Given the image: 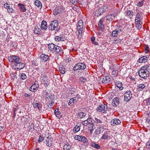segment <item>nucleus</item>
Segmentation results:
<instances>
[{
    "label": "nucleus",
    "mask_w": 150,
    "mask_h": 150,
    "mask_svg": "<svg viewBox=\"0 0 150 150\" xmlns=\"http://www.w3.org/2000/svg\"><path fill=\"white\" fill-rule=\"evenodd\" d=\"M38 82H35L34 83L30 88V91L34 92L36 90L39 86V84L38 83Z\"/></svg>",
    "instance_id": "nucleus-19"
},
{
    "label": "nucleus",
    "mask_w": 150,
    "mask_h": 150,
    "mask_svg": "<svg viewBox=\"0 0 150 150\" xmlns=\"http://www.w3.org/2000/svg\"><path fill=\"white\" fill-rule=\"evenodd\" d=\"M78 116L81 119L84 118H85L87 117L88 116H87L86 114L83 112H80L78 113Z\"/></svg>",
    "instance_id": "nucleus-31"
},
{
    "label": "nucleus",
    "mask_w": 150,
    "mask_h": 150,
    "mask_svg": "<svg viewBox=\"0 0 150 150\" xmlns=\"http://www.w3.org/2000/svg\"><path fill=\"white\" fill-rule=\"evenodd\" d=\"M94 119L95 122L98 124L99 125H101L102 123H103V122H102L100 120L96 118H95Z\"/></svg>",
    "instance_id": "nucleus-49"
},
{
    "label": "nucleus",
    "mask_w": 150,
    "mask_h": 150,
    "mask_svg": "<svg viewBox=\"0 0 150 150\" xmlns=\"http://www.w3.org/2000/svg\"><path fill=\"white\" fill-rule=\"evenodd\" d=\"M144 3V1H139L138 2L137 5L139 7L142 6L143 4Z\"/></svg>",
    "instance_id": "nucleus-56"
},
{
    "label": "nucleus",
    "mask_w": 150,
    "mask_h": 150,
    "mask_svg": "<svg viewBox=\"0 0 150 150\" xmlns=\"http://www.w3.org/2000/svg\"><path fill=\"white\" fill-rule=\"evenodd\" d=\"M143 69L141 67L140 68L138 74L141 78L145 79L149 76V71L148 69Z\"/></svg>",
    "instance_id": "nucleus-4"
},
{
    "label": "nucleus",
    "mask_w": 150,
    "mask_h": 150,
    "mask_svg": "<svg viewBox=\"0 0 150 150\" xmlns=\"http://www.w3.org/2000/svg\"><path fill=\"white\" fill-rule=\"evenodd\" d=\"M64 10V8L63 6L60 5L57 6L53 10V14L54 15H57L60 13L63 12Z\"/></svg>",
    "instance_id": "nucleus-8"
},
{
    "label": "nucleus",
    "mask_w": 150,
    "mask_h": 150,
    "mask_svg": "<svg viewBox=\"0 0 150 150\" xmlns=\"http://www.w3.org/2000/svg\"><path fill=\"white\" fill-rule=\"evenodd\" d=\"M75 139L83 142V143H87L88 142V140L85 137L82 136L76 135L75 137Z\"/></svg>",
    "instance_id": "nucleus-9"
},
{
    "label": "nucleus",
    "mask_w": 150,
    "mask_h": 150,
    "mask_svg": "<svg viewBox=\"0 0 150 150\" xmlns=\"http://www.w3.org/2000/svg\"><path fill=\"white\" fill-rule=\"evenodd\" d=\"M78 30V33L77 34L78 38L79 39H81V38L82 33V30H81V32H79V30Z\"/></svg>",
    "instance_id": "nucleus-53"
},
{
    "label": "nucleus",
    "mask_w": 150,
    "mask_h": 150,
    "mask_svg": "<svg viewBox=\"0 0 150 150\" xmlns=\"http://www.w3.org/2000/svg\"><path fill=\"white\" fill-rule=\"evenodd\" d=\"M88 128L89 130H94L95 128V127L92 122L88 125Z\"/></svg>",
    "instance_id": "nucleus-44"
},
{
    "label": "nucleus",
    "mask_w": 150,
    "mask_h": 150,
    "mask_svg": "<svg viewBox=\"0 0 150 150\" xmlns=\"http://www.w3.org/2000/svg\"><path fill=\"white\" fill-rule=\"evenodd\" d=\"M79 1L78 0H70V2L72 3L74 5H76L79 4Z\"/></svg>",
    "instance_id": "nucleus-52"
},
{
    "label": "nucleus",
    "mask_w": 150,
    "mask_h": 150,
    "mask_svg": "<svg viewBox=\"0 0 150 150\" xmlns=\"http://www.w3.org/2000/svg\"><path fill=\"white\" fill-rule=\"evenodd\" d=\"M49 57L48 55L44 54H41L40 57V58L41 61L45 62L49 59Z\"/></svg>",
    "instance_id": "nucleus-20"
},
{
    "label": "nucleus",
    "mask_w": 150,
    "mask_h": 150,
    "mask_svg": "<svg viewBox=\"0 0 150 150\" xmlns=\"http://www.w3.org/2000/svg\"><path fill=\"white\" fill-rule=\"evenodd\" d=\"M105 18L107 20L111 21L115 18V16L114 14H110L107 15Z\"/></svg>",
    "instance_id": "nucleus-23"
},
{
    "label": "nucleus",
    "mask_w": 150,
    "mask_h": 150,
    "mask_svg": "<svg viewBox=\"0 0 150 150\" xmlns=\"http://www.w3.org/2000/svg\"><path fill=\"white\" fill-rule=\"evenodd\" d=\"M104 124L103 123H102L101 125H99V128L100 129H104Z\"/></svg>",
    "instance_id": "nucleus-62"
},
{
    "label": "nucleus",
    "mask_w": 150,
    "mask_h": 150,
    "mask_svg": "<svg viewBox=\"0 0 150 150\" xmlns=\"http://www.w3.org/2000/svg\"><path fill=\"white\" fill-rule=\"evenodd\" d=\"M21 60L19 56L16 55H10L8 57V61L10 63H16Z\"/></svg>",
    "instance_id": "nucleus-7"
},
{
    "label": "nucleus",
    "mask_w": 150,
    "mask_h": 150,
    "mask_svg": "<svg viewBox=\"0 0 150 150\" xmlns=\"http://www.w3.org/2000/svg\"><path fill=\"white\" fill-rule=\"evenodd\" d=\"M33 105L34 108H38L39 110H41L42 109V105L40 103L38 102V101L37 100H35L34 101L33 103Z\"/></svg>",
    "instance_id": "nucleus-18"
},
{
    "label": "nucleus",
    "mask_w": 150,
    "mask_h": 150,
    "mask_svg": "<svg viewBox=\"0 0 150 150\" xmlns=\"http://www.w3.org/2000/svg\"><path fill=\"white\" fill-rule=\"evenodd\" d=\"M54 100H52V101H49V103H48V107L49 108H52L53 107V105L54 104Z\"/></svg>",
    "instance_id": "nucleus-48"
},
{
    "label": "nucleus",
    "mask_w": 150,
    "mask_h": 150,
    "mask_svg": "<svg viewBox=\"0 0 150 150\" xmlns=\"http://www.w3.org/2000/svg\"><path fill=\"white\" fill-rule=\"evenodd\" d=\"M54 114L57 118L59 119L61 117V113L59 112L58 108H56L54 111Z\"/></svg>",
    "instance_id": "nucleus-33"
},
{
    "label": "nucleus",
    "mask_w": 150,
    "mask_h": 150,
    "mask_svg": "<svg viewBox=\"0 0 150 150\" xmlns=\"http://www.w3.org/2000/svg\"><path fill=\"white\" fill-rule=\"evenodd\" d=\"M91 145L93 147L97 149H99L100 148V146L94 142H92L91 143Z\"/></svg>",
    "instance_id": "nucleus-32"
},
{
    "label": "nucleus",
    "mask_w": 150,
    "mask_h": 150,
    "mask_svg": "<svg viewBox=\"0 0 150 150\" xmlns=\"http://www.w3.org/2000/svg\"><path fill=\"white\" fill-rule=\"evenodd\" d=\"M148 60V58L146 56H144L139 58L138 61L139 63H144L146 62Z\"/></svg>",
    "instance_id": "nucleus-24"
},
{
    "label": "nucleus",
    "mask_w": 150,
    "mask_h": 150,
    "mask_svg": "<svg viewBox=\"0 0 150 150\" xmlns=\"http://www.w3.org/2000/svg\"><path fill=\"white\" fill-rule=\"evenodd\" d=\"M85 64L83 63H79L75 64L73 69V70L75 71L78 70L80 71V72H82L81 71L83 70L86 68Z\"/></svg>",
    "instance_id": "nucleus-2"
},
{
    "label": "nucleus",
    "mask_w": 150,
    "mask_h": 150,
    "mask_svg": "<svg viewBox=\"0 0 150 150\" xmlns=\"http://www.w3.org/2000/svg\"><path fill=\"white\" fill-rule=\"evenodd\" d=\"M134 12L130 10H128L126 15L130 18H132Z\"/></svg>",
    "instance_id": "nucleus-38"
},
{
    "label": "nucleus",
    "mask_w": 150,
    "mask_h": 150,
    "mask_svg": "<svg viewBox=\"0 0 150 150\" xmlns=\"http://www.w3.org/2000/svg\"><path fill=\"white\" fill-rule=\"evenodd\" d=\"M74 96L75 97L74 98H74L76 100V102L78 101L79 99H80L81 98L80 95L78 94H77L76 95H74Z\"/></svg>",
    "instance_id": "nucleus-55"
},
{
    "label": "nucleus",
    "mask_w": 150,
    "mask_h": 150,
    "mask_svg": "<svg viewBox=\"0 0 150 150\" xmlns=\"http://www.w3.org/2000/svg\"><path fill=\"white\" fill-rule=\"evenodd\" d=\"M142 18L141 17L140 14L138 13L136 16L135 20V23L136 27L138 30H140L142 28Z\"/></svg>",
    "instance_id": "nucleus-1"
},
{
    "label": "nucleus",
    "mask_w": 150,
    "mask_h": 150,
    "mask_svg": "<svg viewBox=\"0 0 150 150\" xmlns=\"http://www.w3.org/2000/svg\"><path fill=\"white\" fill-rule=\"evenodd\" d=\"M41 79L45 86L47 87L49 85V81L47 79V76L43 75V77H41Z\"/></svg>",
    "instance_id": "nucleus-15"
},
{
    "label": "nucleus",
    "mask_w": 150,
    "mask_h": 150,
    "mask_svg": "<svg viewBox=\"0 0 150 150\" xmlns=\"http://www.w3.org/2000/svg\"><path fill=\"white\" fill-rule=\"evenodd\" d=\"M47 139L46 140V145L48 146H51L52 145V138L50 137L49 138V137H47Z\"/></svg>",
    "instance_id": "nucleus-26"
},
{
    "label": "nucleus",
    "mask_w": 150,
    "mask_h": 150,
    "mask_svg": "<svg viewBox=\"0 0 150 150\" xmlns=\"http://www.w3.org/2000/svg\"><path fill=\"white\" fill-rule=\"evenodd\" d=\"M110 79L109 76H103L101 77L100 80L102 83L105 84L110 82Z\"/></svg>",
    "instance_id": "nucleus-14"
},
{
    "label": "nucleus",
    "mask_w": 150,
    "mask_h": 150,
    "mask_svg": "<svg viewBox=\"0 0 150 150\" xmlns=\"http://www.w3.org/2000/svg\"><path fill=\"white\" fill-rule=\"evenodd\" d=\"M118 73V71L116 69L113 70L112 72V75L114 76H116Z\"/></svg>",
    "instance_id": "nucleus-50"
},
{
    "label": "nucleus",
    "mask_w": 150,
    "mask_h": 150,
    "mask_svg": "<svg viewBox=\"0 0 150 150\" xmlns=\"http://www.w3.org/2000/svg\"><path fill=\"white\" fill-rule=\"evenodd\" d=\"M46 100H48L49 101H52V100H54V96H53L52 94H50L49 95L48 97H46L45 98Z\"/></svg>",
    "instance_id": "nucleus-40"
},
{
    "label": "nucleus",
    "mask_w": 150,
    "mask_h": 150,
    "mask_svg": "<svg viewBox=\"0 0 150 150\" xmlns=\"http://www.w3.org/2000/svg\"><path fill=\"white\" fill-rule=\"evenodd\" d=\"M81 125V124H77L74 128L73 131L74 133H76L80 131Z\"/></svg>",
    "instance_id": "nucleus-27"
},
{
    "label": "nucleus",
    "mask_w": 150,
    "mask_h": 150,
    "mask_svg": "<svg viewBox=\"0 0 150 150\" xmlns=\"http://www.w3.org/2000/svg\"><path fill=\"white\" fill-rule=\"evenodd\" d=\"M27 77L26 74L24 73H23L21 75V77L22 80L25 79L27 78Z\"/></svg>",
    "instance_id": "nucleus-54"
},
{
    "label": "nucleus",
    "mask_w": 150,
    "mask_h": 150,
    "mask_svg": "<svg viewBox=\"0 0 150 150\" xmlns=\"http://www.w3.org/2000/svg\"><path fill=\"white\" fill-rule=\"evenodd\" d=\"M116 86L118 88H119L120 90H122L123 89L124 87L123 86V84L122 83L120 82H117L116 83Z\"/></svg>",
    "instance_id": "nucleus-35"
},
{
    "label": "nucleus",
    "mask_w": 150,
    "mask_h": 150,
    "mask_svg": "<svg viewBox=\"0 0 150 150\" xmlns=\"http://www.w3.org/2000/svg\"><path fill=\"white\" fill-rule=\"evenodd\" d=\"M79 82L82 83L83 85L86 84V82L87 81L86 79L83 77H81L79 78Z\"/></svg>",
    "instance_id": "nucleus-39"
},
{
    "label": "nucleus",
    "mask_w": 150,
    "mask_h": 150,
    "mask_svg": "<svg viewBox=\"0 0 150 150\" xmlns=\"http://www.w3.org/2000/svg\"><path fill=\"white\" fill-rule=\"evenodd\" d=\"M75 89L74 88H71L70 90V93L71 95L74 94L75 93Z\"/></svg>",
    "instance_id": "nucleus-60"
},
{
    "label": "nucleus",
    "mask_w": 150,
    "mask_h": 150,
    "mask_svg": "<svg viewBox=\"0 0 150 150\" xmlns=\"http://www.w3.org/2000/svg\"><path fill=\"white\" fill-rule=\"evenodd\" d=\"M145 87V84L142 83L139 84L137 86L138 88H140L142 89H144Z\"/></svg>",
    "instance_id": "nucleus-51"
},
{
    "label": "nucleus",
    "mask_w": 150,
    "mask_h": 150,
    "mask_svg": "<svg viewBox=\"0 0 150 150\" xmlns=\"http://www.w3.org/2000/svg\"><path fill=\"white\" fill-rule=\"evenodd\" d=\"M83 25L82 20H79L78 22L77 25L78 30H79V31L80 32H81V30H83Z\"/></svg>",
    "instance_id": "nucleus-21"
},
{
    "label": "nucleus",
    "mask_w": 150,
    "mask_h": 150,
    "mask_svg": "<svg viewBox=\"0 0 150 150\" xmlns=\"http://www.w3.org/2000/svg\"><path fill=\"white\" fill-rule=\"evenodd\" d=\"M86 118H87L86 120L82 121V125L85 126H87L88 125H89L92 122V119L89 115H88V118L86 117Z\"/></svg>",
    "instance_id": "nucleus-13"
},
{
    "label": "nucleus",
    "mask_w": 150,
    "mask_h": 150,
    "mask_svg": "<svg viewBox=\"0 0 150 150\" xmlns=\"http://www.w3.org/2000/svg\"><path fill=\"white\" fill-rule=\"evenodd\" d=\"M74 98H72L70 99L68 103L69 105L72 106L73 105L75 102H76V100H75Z\"/></svg>",
    "instance_id": "nucleus-37"
},
{
    "label": "nucleus",
    "mask_w": 150,
    "mask_h": 150,
    "mask_svg": "<svg viewBox=\"0 0 150 150\" xmlns=\"http://www.w3.org/2000/svg\"><path fill=\"white\" fill-rule=\"evenodd\" d=\"M124 100L126 102H128L132 97V94L131 91H127L124 94Z\"/></svg>",
    "instance_id": "nucleus-10"
},
{
    "label": "nucleus",
    "mask_w": 150,
    "mask_h": 150,
    "mask_svg": "<svg viewBox=\"0 0 150 150\" xmlns=\"http://www.w3.org/2000/svg\"><path fill=\"white\" fill-rule=\"evenodd\" d=\"M108 6L106 4L105 5L103 6L101 8L99 9H100V10L101 11L102 13H103L105 11H106V9Z\"/></svg>",
    "instance_id": "nucleus-43"
},
{
    "label": "nucleus",
    "mask_w": 150,
    "mask_h": 150,
    "mask_svg": "<svg viewBox=\"0 0 150 150\" xmlns=\"http://www.w3.org/2000/svg\"><path fill=\"white\" fill-rule=\"evenodd\" d=\"M146 147L148 149L150 150V140L146 143Z\"/></svg>",
    "instance_id": "nucleus-59"
},
{
    "label": "nucleus",
    "mask_w": 150,
    "mask_h": 150,
    "mask_svg": "<svg viewBox=\"0 0 150 150\" xmlns=\"http://www.w3.org/2000/svg\"><path fill=\"white\" fill-rule=\"evenodd\" d=\"M4 6L5 8L7 9L9 13H12L13 12V10L11 4L6 3L4 4Z\"/></svg>",
    "instance_id": "nucleus-12"
},
{
    "label": "nucleus",
    "mask_w": 150,
    "mask_h": 150,
    "mask_svg": "<svg viewBox=\"0 0 150 150\" xmlns=\"http://www.w3.org/2000/svg\"><path fill=\"white\" fill-rule=\"evenodd\" d=\"M34 3L35 5L38 8L41 9L42 8V5L39 0H36L35 1Z\"/></svg>",
    "instance_id": "nucleus-34"
},
{
    "label": "nucleus",
    "mask_w": 150,
    "mask_h": 150,
    "mask_svg": "<svg viewBox=\"0 0 150 150\" xmlns=\"http://www.w3.org/2000/svg\"><path fill=\"white\" fill-rule=\"evenodd\" d=\"M108 109V106L106 104L103 103L98 106L96 110L99 112L103 113H106Z\"/></svg>",
    "instance_id": "nucleus-5"
},
{
    "label": "nucleus",
    "mask_w": 150,
    "mask_h": 150,
    "mask_svg": "<svg viewBox=\"0 0 150 150\" xmlns=\"http://www.w3.org/2000/svg\"><path fill=\"white\" fill-rule=\"evenodd\" d=\"M119 103V99L118 98H115L112 102V105L114 107H116Z\"/></svg>",
    "instance_id": "nucleus-25"
},
{
    "label": "nucleus",
    "mask_w": 150,
    "mask_h": 150,
    "mask_svg": "<svg viewBox=\"0 0 150 150\" xmlns=\"http://www.w3.org/2000/svg\"><path fill=\"white\" fill-rule=\"evenodd\" d=\"M40 28L42 30H46L47 28V22L45 20H43L41 23Z\"/></svg>",
    "instance_id": "nucleus-22"
},
{
    "label": "nucleus",
    "mask_w": 150,
    "mask_h": 150,
    "mask_svg": "<svg viewBox=\"0 0 150 150\" xmlns=\"http://www.w3.org/2000/svg\"><path fill=\"white\" fill-rule=\"evenodd\" d=\"M111 123L115 125H118L121 123V122L119 119H115L112 120L111 121Z\"/></svg>",
    "instance_id": "nucleus-36"
},
{
    "label": "nucleus",
    "mask_w": 150,
    "mask_h": 150,
    "mask_svg": "<svg viewBox=\"0 0 150 150\" xmlns=\"http://www.w3.org/2000/svg\"><path fill=\"white\" fill-rule=\"evenodd\" d=\"M40 28L39 25L38 26L37 25L35 27L34 30V33L35 34L39 35L41 34L42 30Z\"/></svg>",
    "instance_id": "nucleus-17"
},
{
    "label": "nucleus",
    "mask_w": 150,
    "mask_h": 150,
    "mask_svg": "<svg viewBox=\"0 0 150 150\" xmlns=\"http://www.w3.org/2000/svg\"><path fill=\"white\" fill-rule=\"evenodd\" d=\"M44 139V137H43L42 136H40L39 137V139H38V142H41Z\"/></svg>",
    "instance_id": "nucleus-61"
},
{
    "label": "nucleus",
    "mask_w": 150,
    "mask_h": 150,
    "mask_svg": "<svg viewBox=\"0 0 150 150\" xmlns=\"http://www.w3.org/2000/svg\"><path fill=\"white\" fill-rule=\"evenodd\" d=\"M71 149V146L67 143L65 144L63 147L64 150H70Z\"/></svg>",
    "instance_id": "nucleus-41"
},
{
    "label": "nucleus",
    "mask_w": 150,
    "mask_h": 150,
    "mask_svg": "<svg viewBox=\"0 0 150 150\" xmlns=\"http://www.w3.org/2000/svg\"><path fill=\"white\" fill-rule=\"evenodd\" d=\"M122 40H121L119 39V38H117L116 39H115L114 40V43H118L119 42H121Z\"/></svg>",
    "instance_id": "nucleus-57"
},
{
    "label": "nucleus",
    "mask_w": 150,
    "mask_h": 150,
    "mask_svg": "<svg viewBox=\"0 0 150 150\" xmlns=\"http://www.w3.org/2000/svg\"><path fill=\"white\" fill-rule=\"evenodd\" d=\"M115 69V66L114 65L112 64L110 66V69Z\"/></svg>",
    "instance_id": "nucleus-63"
},
{
    "label": "nucleus",
    "mask_w": 150,
    "mask_h": 150,
    "mask_svg": "<svg viewBox=\"0 0 150 150\" xmlns=\"http://www.w3.org/2000/svg\"><path fill=\"white\" fill-rule=\"evenodd\" d=\"M56 50H55V52L58 53L60 55L63 54V50L60 47L57 46H56Z\"/></svg>",
    "instance_id": "nucleus-28"
},
{
    "label": "nucleus",
    "mask_w": 150,
    "mask_h": 150,
    "mask_svg": "<svg viewBox=\"0 0 150 150\" xmlns=\"http://www.w3.org/2000/svg\"><path fill=\"white\" fill-rule=\"evenodd\" d=\"M146 103L147 105H150V98H149L147 99Z\"/></svg>",
    "instance_id": "nucleus-64"
},
{
    "label": "nucleus",
    "mask_w": 150,
    "mask_h": 150,
    "mask_svg": "<svg viewBox=\"0 0 150 150\" xmlns=\"http://www.w3.org/2000/svg\"><path fill=\"white\" fill-rule=\"evenodd\" d=\"M65 38L62 35L56 36L55 37V40L56 41H63L64 40Z\"/></svg>",
    "instance_id": "nucleus-30"
},
{
    "label": "nucleus",
    "mask_w": 150,
    "mask_h": 150,
    "mask_svg": "<svg viewBox=\"0 0 150 150\" xmlns=\"http://www.w3.org/2000/svg\"><path fill=\"white\" fill-rule=\"evenodd\" d=\"M58 21L57 20H54L52 21L50 25L48 26V28L51 31L57 29L58 27ZM56 29L57 32L58 31V29Z\"/></svg>",
    "instance_id": "nucleus-6"
},
{
    "label": "nucleus",
    "mask_w": 150,
    "mask_h": 150,
    "mask_svg": "<svg viewBox=\"0 0 150 150\" xmlns=\"http://www.w3.org/2000/svg\"><path fill=\"white\" fill-rule=\"evenodd\" d=\"M102 13L100 10V9H98V10H96L93 13V14L95 16H98L100 15Z\"/></svg>",
    "instance_id": "nucleus-42"
},
{
    "label": "nucleus",
    "mask_w": 150,
    "mask_h": 150,
    "mask_svg": "<svg viewBox=\"0 0 150 150\" xmlns=\"http://www.w3.org/2000/svg\"><path fill=\"white\" fill-rule=\"evenodd\" d=\"M18 6L19 7V8L20 9L21 11L24 12L26 11V9L24 4L19 3L18 4Z\"/></svg>",
    "instance_id": "nucleus-29"
},
{
    "label": "nucleus",
    "mask_w": 150,
    "mask_h": 150,
    "mask_svg": "<svg viewBox=\"0 0 150 150\" xmlns=\"http://www.w3.org/2000/svg\"><path fill=\"white\" fill-rule=\"evenodd\" d=\"M117 29H115V30H113L112 32V35L113 37H116L118 35L119 33V31H117Z\"/></svg>",
    "instance_id": "nucleus-45"
},
{
    "label": "nucleus",
    "mask_w": 150,
    "mask_h": 150,
    "mask_svg": "<svg viewBox=\"0 0 150 150\" xmlns=\"http://www.w3.org/2000/svg\"><path fill=\"white\" fill-rule=\"evenodd\" d=\"M25 64L21 62V60L16 62V63H13L12 65V67L15 70H19L23 69L25 67Z\"/></svg>",
    "instance_id": "nucleus-3"
},
{
    "label": "nucleus",
    "mask_w": 150,
    "mask_h": 150,
    "mask_svg": "<svg viewBox=\"0 0 150 150\" xmlns=\"http://www.w3.org/2000/svg\"><path fill=\"white\" fill-rule=\"evenodd\" d=\"M111 136L110 135L109 131H106L104 132L103 134V135L101 138V139L102 140H109L111 138Z\"/></svg>",
    "instance_id": "nucleus-11"
},
{
    "label": "nucleus",
    "mask_w": 150,
    "mask_h": 150,
    "mask_svg": "<svg viewBox=\"0 0 150 150\" xmlns=\"http://www.w3.org/2000/svg\"><path fill=\"white\" fill-rule=\"evenodd\" d=\"M149 67V65H146L145 66L141 67L143 70L148 69H147Z\"/></svg>",
    "instance_id": "nucleus-58"
},
{
    "label": "nucleus",
    "mask_w": 150,
    "mask_h": 150,
    "mask_svg": "<svg viewBox=\"0 0 150 150\" xmlns=\"http://www.w3.org/2000/svg\"><path fill=\"white\" fill-rule=\"evenodd\" d=\"M104 20L103 18L99 21L98 23V27L100 30L103 31L104 29V25L103 24Z\"/></svg>",
    "instance_id": "nucleus-16"
},
{
    "label": "nucleus",
    "mask_w": 150,
    "mask_h": 150,
    "mask_svg": "<svg viewBox=\"0 0 150 150\" xmlns=\"http://www.w3.org/2000/svg\"><path fill=\"white\" fill-rule=\"evenodd\" d=\"M55 45L53 43H50L48 45V47L50 51L54 50V48Z\"/></svg>",
    "instance_id": "nucleus-47"
},
{
    "label": "nucleus",
    "mask_w": 150,
    "mask_h": 150,
    "mask_svg": "<svg viewBox=\"0 0 150 150\" xmlns=\"http://www.w3.org/2000/svg\"><path fill=\"white\" fill-rule=\"evenodd\" d=\"M59 70L61 74H64L65 73V69L63 67H60L59 68Z\"/></svg>",
    "instance_id": "nucleus-46"
}]
</instances>
